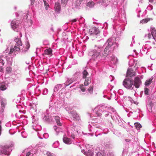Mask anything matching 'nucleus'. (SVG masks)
Returning a JSON list of instances; mask_svg holds the SVG:
<instances>
[{"label": "nucleus", "mask_w": 156, "mask_h": 156, "mask_svg": "<svg viewBox=\"0 0 156 156\" xmlns=\"http://www.w3.org/2000/svg\"><path fill=\"white\" fill-rule=\"evenodd\" d=\"M15 41L16 43V44L18 46H21L22 45L21 41L19 38H16L15 40Z\"/></svg>", "instance_id": "4468645a"}, {"label": "nucleus", "mask_w": 156, "mask_h": 156, "mask_svg": "<svg viewBox=\"0 0 156 156\" xmlns=\"http://www.w3.org/2000/svg\"><path fill=\"white\" fill-rule=\"evenodd\" d=\"M0 123H1V122L0 120Z\"/></svg>", "instance_id": "603ef678"}, {"label": "nucleus", "mask_w": 156, "mask_h": 156, "mask_svg": "<svg viewBox=\"0 0 156 156\" xmlns=\"http://www.w3.org/2000/svg\"><path fill=\"white\" fill-rule=\"evenodd\" d=\"M11 26L12 28L15 31H17V28H18L19 23L16 20H13L11 23Z\"/></svg>", "instance_id": "7ed1b4c3"}, {"label": "nucleus", "mask_w": 156, "mask_h": 156, "mask_svg": "<svg viewBox=\"0 0 156 156\" xmlns=\"http://www.w3.org/2000/svg\"><path fill=\"white\" fill-rule=\"evenodd\" d=\"M100 51H93L94 54L92 55L91 53H90V55H92L94 58H100Z\"/></svg>", "instance_id": "0eeeda50"}, {"label": "nucleus", "mask_w": 156, "mask_h": 156, "mask_svg": "<svg viewBox=\"0 0 156 156\" xmlns=\"http://www.w3.org/2000/svg\"><path fill=\"white\" fill-rule=\"evenodd\" d=\"M111 50V48L106 47L104 50V53L103 54V55L105 56H107L109 54L110 51Z\"/></svg>", "instance_id": "6e6552de"}, {"label": "nucleus", "mask_w": 156, "mask_h": 156, "mask_svg": "<svg viewBox=\"0 0 156 156\" xmlns=\"http://www.w3.org/2000/svg\"><path fill=\"white\" fill-rule=\"evenodd\" d=\"M141 83L140 78L138 77H136L134 79L133 85L136 88H138L140 87Z\"/></svg>", "instance_id": "f03ea898"}, {"label": "nucleus", "mask_w": 156, "mask_h": 156, "mask_svg": "<svg viewBox=\"0 0 156 156\" xmlns=\"http://www.w3.org/2000/svg\"><path fill=\"white\" fill-rule=\"evenodd\" d=\"M62 4L63 5H65L66 3L67 2L68 0H61Z\"/></svg>", "instance_id": "72a5a7b5"}, {"label": "nucleus", "mask_w": 156, "mask_h": 156, "mask_svg": "<svg viewBox=\"0 0 156 156\" xmlns=\"http://www.w3.org/2000/svg\"><path fill=\"white\" fill-rule=\"evenodd\" d=\"M73 82V80L72 79L68 80L66 82L64 83V84L66 86H68L70 84H71Z\"/></svg>", "instance_id": "4be33fe9"}, {"label": "nucleus", "mask_w": 156, "mask_h": 156, "mask_svg": "<svg viewBox=\"0 0 156 156\" xmlns=\"http://www.w3.org/2000/svg\"><path fill=\"white\" fill-rule=\"evenodd\" d=\"M47 156H53V154H51V152L49 151L47 152Z\"/></svg>", "instance_id": "c9c22d12"}, {"label": "nucleus", "mask_w": 156, "mask_h": 156, "mask_svg": "<svg viewBox=\"0 0 156 156\" xmlns=\"http://www.w3.org/2000/svg\"><path fill=\"white\" fill-rule=\"evenodd\" d=\"M3 70V68L2 66L0 67V72H2Z\"/></svg>", "instance_id": "79ce46f5"}, {"label": "nucleus", "mask_w": 156, "mask_h": 156, "mask_svg": "<svg viewBox=\"0 0 156 156\" xmlns=\"http://www.w3.org/2000/svg\"><path fill=\"white\" fill-rule=\"evenodd\" d=\"M134 125L137 129H140L141 127V125L139 123H135Z\"/></svg>", "instance_id": "393cba45"}, {"label": "nucleus", "mask_w": 156, "mask_h": 156, "mask_svg": "<svg viewBox=\"0 0 156 156\" xmlns=\"http://www.w3.org/2000/svg\"><path fill=\"white\" fill-rule=\"evenodd\" d=\"M14 51L13 48L11 49L9 54H12L13 53Z\"/></svg>", "instance_id": "e433bc0d"}, {"label": "nucleus", "mask_w": 156, "mask_h": 156, "mask_svg": "<svg viewBox=\"0 0 156 156\" xmlns=\"http://www.w3.org/2000/svg\"><path fill=\"white\" fill-rule=\"evenodd\" d=\"M152 18H147L146 19H144L141 21V23H146L148 22L151 20H152Z\"/></svg>", "instance_id": "a211bd4d"}, {"label": "nucleus", "mask_w": 156, "mask_h": 156, "mask_svg": "<svg viewBox=\"0 0 156 156\" xmlns=\"http://www.w3.org/2000/svg\"><path fill=\"white\" fill-rule=\"evenodd\" d=\"M89 32L90 34L97 35L100 33V31L98 28L94 27L90 29Z\"/></svg>", "instance_id": "20e7f679"}, {"label": "nucleus", "mask_w": 156, "mask_h": 156, "mask_svg": "<svg viewBox=\"0 0 156 156\" xmlns=\"http://www.w3.org/2000/svg\"><path fill=\"white\" fill-rule=\"evenodd\" d=\"M124 86L128 89H133L132 86L133 85V82L132 79H125L123 82Z\"/></svg>", "instance_id": "f257e3e1"}, {"label": "nucleus", "mask_w": 156, "mask_h": 156, "mask_svg": "<svg viewBox=\"0 0 156 156\" xmlns=\"http://www.w3.org/2000/svg\"><path fill=\"white\" fill-rule=\"evenodd\" d=\"M4 65L3 60L2 59L1 57H0V66H3Z\"/></svg>", "instance_id": "c756f323"}, {"label": "nucleus", "mask_w": 156, "mask_h": 156, "mask_svg": "<svg viewBox=\"0 0 156 156\" xmlns=\"http://www.w3.org/2000/svg\"><path fill=\"white\" fill-rule=\"evenodd\" d=\"M1 152L5 155H9V153L8 152L6 151L4 148L2 149L1 151Z\"/></svg>", "instance_id": "bb28decb"}, {"label": "nucleus", "mask_w": 156, "mask_h": 156, "mask_svg": "<svg viewBox=\"0 0 156 156\" xmlns=\"http://www.w3.org/2000/svg\"><path fill=\"white\" fill-rule=\"evenodd\" d=\"M19 46H15L14 47L13 49L15 52H16V51H20V48H19Z\"/></svg>", "instance_id": "c85d7f7f"}, {"label": "nucleus", "mask_w": 156, "mask_h": 156, "mask_svg": "<svg viewBox=\"0 0 156 156\" xmlns=\"http://www.w3.org/2000/svg\"><path fill=\"white\" fill-rule=\"evenodd\" d=\"M151 31L153 39L156 41V30L154 28H152Z\"/></svg>", "instance_id": "9d476101"}, {"label": "nucleus", "mask_w": 156, "mask_h": 156, "mask_svg": "<svg viewBox=\"0 0 156 156\" xmlns=\"http://www.w3.org/2000/svg\"><path fill=\"white\" fill-rule=\"evenodd\" d=\"M154 0H149V2L151 3H152Z\"/></svg>", "instance_id": "49530a36"}, {"label": "nucleus", "mask_w": 156, "mask_h": 156, "mask_svg": "<svg viewBox=\"0 0 156 156\" xmlns=\"http://www.w3.org/2000/svg\"><path fill=\"white\" fill-rule=\"evenodd\" d=\"M4 148L6 149H8L9 148V147L8 146H6L5 147H4Z\"/></svg>", "instance_id": "8fccbe9b"}, {"label": "nucleus", "mask_w": 156, "mask_h": 156, "mask_svg": "<svg viewBox=\"0 0 156 156\" xmlns=\"http://www.w3.org/2000/svg\"><path fill=\"white\" fill-rule=\"evenodd\" d=\"M30 47V44L29 43H27L26 44V48L27 49H28Z\"/></svg>", "instance_id": "ea45409f"}, {"label": "nucleus", "mask_w": 156, "mask_h": 156, "mask_svg": "<svg viewBox=\"0 0 156 156\" xmlns=\"http://www.w3.org/2000/svg\"><path fill=\"white\" fill-rule=\"evenodd\" d=\"M88 90L89 91V92L90 94H91L93 92V86H90L89 88L88 89Z\"/></svg>", "instance_id": "a878e982"}, {"label": "nucleus", "mask_w": 156, "mask_h": 156, "mask_svg": "<svg viewBox=\"0 0 156 156\" xmlns=\"http://www.w3.org/2000/svg\"><path fill=\"white\" fill-rule=\"evenodd\" d=\"M135 71L131 68H129L127 70L126 75L127 76L132 77L135 76Z\"/></svg>", "instance_id": "39448f33"}, {"label": "nucleus", "mask_w": 156, "mask_h": 156, "mask_svg": "<svg viewBox=\"0 0 156 156\" xmlns=\"http://www.w3.org/2000/svg\"><path fill=\"white\" fill-rule=\"evenodd\" d=\"M149 92V89L147 88H144V93L146 95H148Z\"/></svg>", "instance_id": "7c9ffc66"}, {"label": "nucleus", "mask_w": 156, "mask_h": 156, "mask_svg": "<svg viewBox=\"0 0 156 156\" xmlns=\"http://www.w3.org/2000/svg\"><path fill=\"white\" fill-rule=\"evenodd\" d=\"M43 1L44 2L45 6H46V7H47V6H48V3L45 0H43Z\"/></svg>", "instance_id": "4c0bfd02"}, {"label": "nucleus", "mask_w": 156, "mask_h": 156, "mask_svg": "<svg viewBox=\"0 0 156 156\" xmlns=\"http://www.w3.org/2000/svg\"><path fill=\"white\" fill-rule=\"evenodd\" d=\"M29 22L30 23L29 24V25H31L32 24V20H29Z\"/></svg>", "instance_id": "a19ab883"}, {"label": "nucleus", "mask_w": 156, "mask_h": 156, "mask_svg": "<svg viewBox=\"0 0 156 156\" xmlns=\"http://www.w3.org/2000/svg\"><path fill=\"white\" fill-rule=\"evenodd\" d=\"M60 5L59 3H55V10L57 12L60 11Z\"/></svg>", "instance_id": "aec40b11"}, {"label": "nucleus", "mask_w": 156, "mask_h": 156, "mask_svg": "<svg viewBox=\"0 0 156 156\" xmlns=\"http://www.w3.org/2000/svg\"><path fill=\"white\" fill-rule=\"evenodd\" d=\"M106 43H108L107 46L106 47L111 48V47L113 44V42L112 41V39L111 38H109L107 41Z\"/></svg>", "instance_id": "f8f14e48"}, {"label": "nucleus", "mask_w": 156, "mask_h": 156, "mask_svg": "<svg viewBox=\"0 0 156 156\" xmlns=\"http://www.w3.org/2000/svg\"><path fill=\"white\" fill-rule=\"evenodd\" d=\"M64 142L67 144H71V141L70 139L66 137H64L63 139Z\"/></svg>", "instance_id": "9b49d317"}, {"label": "nucleus", "mask_w": 156, "mask_h": 156, "mask_svg": "<svg viewBox=\"0 0 156 156\" xmlns=\"http://www.w3.org/2000/svg\"><path fill=\"white\" fill-rule=\"evenodd\" d=\"M91 82L90 79L89 77L87 78L85 80L84 84L85 86L88 85Z\"/></svg>", "instance_id": "f3484780"}, {"label": "nucleus", "mask_w": 156, "mask_h": 156, "mask_svg": "<svg viewBox=\"0 0 156 156\" xmlns=\"http://www.w3.org/2000/svg\"><path fill=\"white\" fill-rule=\"evenodd\" d=\"M7 88L6 87L5 85L3 84H1L0 85V89L2 90H6Z\"/></svg>", "instance_id": "b1692460"}, {"label": "nucleus", "mask_w": 156, "mask_h": 156, "mask_svg": "<svg viewBox=\"0 0 156 156\" xmlns=\"http://www.w3.org/2000/svg\"><path fill=\"white\" fill-rule=\"evenodd\" d=\"M31 154V153L30 152H28V153H27L26 156H29Z\"/></svg>", "instance_id": "37998d69"}, {"label": "nucleus", "mask_w": 156, "mask_h": 156, "mask_svg": "<svg viewBox=\"0 0 156 156\" xmlns=\"http://www.w3.org/2000/svg\"><path fill=\"white\" fill-rule=\"evenodd\" d=\"M103 155L101 152H99L97 154L96 156H103Z\"/></svg>", "instance_id": "f704fd0d"}, {"label": "nucleus", "mask_w": 156, "mask_h": 156, "mask_svg": "<svg viewBox=\"0 0 156 156\" xmlns=\"http://www.w3.org/2000/svg\"><path fill=\"white\" fill-rule=\"evenodd\" d=\"M55 119L57 125L59 126H61L62 124L59 121V117L58 116H56L55 117Z\"/></svg>", "instance_id": "dca6fc26"}, {"label": "nucleus", "mask_w": 156, "mask_h": 156, "mask_svg": "<svg viewBox=\"0 0 156 156\" xmlns=\"http://www.w3.org/2000/svg\"><path fill=\"white\" fill-rule=\"evenodd\" d=\"M71 112L72 117L75 120L77 121L80 120V118L77 113L74 111H72Z\"/></svg>", "instance_id": "423d86ee"}, {"label": "nucleus", "mask_w": 156, "mask_h": 156, "mask_svg": "<svg viewBox=\"0 0 156 156\" xmlns=\"http://www.w3.org/2000/svg\"><path fill=\"white\" fill-rule=\"evenodd\" d=\"M52 49L49 48L45 50L44 54L45 55H49V56H51L52 55Z\"/></svg>", "instance_id": "1a4fd4ad"}, {"label": "nucleus", "mask_w": 156, "mask_h": 156, "mask_svg": "<svg viewBox=\"0 0 156 156\" xmlns=\"http://www.w3.org/2000/svg\"><path fill=\"white\" fill-rule=\"evenodd\" d=\"M152 36L151 34L150 33H149L147 34V35H146L145 37L147 36L148 39H150L151 38Z\"/></svg>", "instance_id": "473e14b6"}, {"label": "nucleus", "mask_w": 156, "mask_h": 156, "mask_svg": "<svg viewBox=\"0 0 156 156\" xmlns=\"http://www.w3.org/2000/svg\"><path fill=\"white\" fill-rule=\"evenodd\" d=\"M92 50L93 51H100L101 50V47L95 45L92 47Z\"/></svg>", "instance_id": "ddd939ff"}, {"label": "nucleus", "mask_w": 156, "mask_h": 156, "mask_svg": "<svg viewBox=\"0 0 156 156\" xmlns=\"http://www.w3.org/2000/svg\"><path fill=\"white\" fill-rule=\"evenodd\" d=\"M31 1V4H32V3H34V0H30Z\"/></svg>", "instance_id": "de8ad7c7"}, {"label": "nucleus", "mask_w": 156, "mask_h": 156, "mask_svg": "<svg viewBox=\"0 0 156 156\" xmlns=\"http://www.w3.org/2000/svg\"><path fill=\"white\" fill-rule=\"evenodd\" d=\"M93 155V152L90 150H88V151L87 153V156H92Z\"/></svg>", "instance_id": "cd10ccee"}, {"label": "nucleus", "mask_w": 156, "mask_h": 156, "mask_svg": "<svg viewBox=\"0 0 156 156\" xmlns=\"http://www.w3.org/2000/svg\"><path fill=\"white\" fill-rule=\"evenodd\" d=\"M153 78H150L149 80H146L145 83V86H148L152 82Z\"/></svg>", "instance_id": "2eb2a0df"}, {"label": "nucleus", "mask_w": 156, "mask_h": 156, "mask_svg": "<svg viewBox=\"0 0 156 156\" xmlns=\"http://www.w3.org/2000/svg\"><path fill=\"white\" fill-rule=\"evenodd\" d=\"M6 71L8 72H10L12 71V69L10 67H7L6 68Z\"/></svg>", "instance_id": "2f4dec72"}, {"label": "nucleus", "mask_w": 156, "mask_h": 156, "mask_svg": "<svg viewBox=\"0 0 156 156\" xmlns=\"http://www.w3.org/2000/svg\"><path fill=\"white\" fill-rule=\"evenodd\" d=\"M76 19H75L73 20V22H76Z\"/></svg>", "instance_id": "09e8293b"}, {"label": "nucleus", "mask_w": 156, "mask_h": 156, "mask_svg": "<svg viewBox=\"0 0 156 156\" xmlns=\"http://www.w3.org/2000/svg\"><path fill=\"white\" fill-rule=\"evenodd\" d=\"M125 140L127 142H129L130 141V140L128 139H125Z\"/></svg>", "instance_id": "c03bdc74"}, {"label": "nucleus", "mask_w": 156, "mask_h": 156, "mask_svg": "<svg viewBox=\"0 0 156 156\" xmlns=\"http://www.w3.org/2000/svg\"><path fill=\"white\" fill-rule=\"evenodd\" d=\"M94 2L92 1H91L87 3V6H89L90 7H92L94 6Z\"/></svg>", "instance_id": "412c9836"}, {"label": "nucleus", "mask_w": 156, "mask_h": 156, "mask_svg": "<svg viewBox=\"0 0 156 156\" xmlns=\"http://www.w3.org/2000/svg\"><path fill=\"white\" fill-rule=\"evenodd\" d=\"M28 15L27 14L26 15V18H27V17H28Z\"/></svg>", "instance_id": "3c124183"}, {"label": "nucleus", "mask_w": 156, "mask_h": 156, "mask_svg": "<svg viewBox=\"0 0 156 156\" xmlns=\"http://www.w3.org/2000/svg\"><path fill=\"white\" fill-rule=\"evenodd\" d=\"M84 87L83 84H81L80 85V88L82 87Z\"/></svg>", "instance_id": "a18cd8bd"}, {"label": "nucleus", "mask_w": 156, "mask_h": 156, "mask_svg": "<svg viewBox=\"0 0 156 156\" xmlns=\"http://www.w3.org/2000/svg\"><path fill=\"white\" fill-rule=\"evenodd\" d=\"M83 78L84 79L86 78L87 76L88 75V73L86 70H84L83 72Z\"/></svg>", "instance_id": "5701e85b"}, {"label": "nucleus", "mask_w": 156, "mask_h": 156, "mask_svg": "<svg viewBox=\"0 0 156 156\" xmlns=\"http://www.w3.org/2000/svg\"><path fill=\"white\" fill-rule=\"evenodd\" d=\"M133 65L135 69H136L138 68V67L140 66L139 62L137 61H134L133 62Z\"/></svg>", "instance_id": "6ab92c4d"}, {"label": "nucleus", "mask_w": 156, "mask_h": 156, "mask_svg": "<svg viewBox=\"0 0 156 156\" xmlns=\"http://www.w3.org/2000/svg\"><path fill=\"white\" fill-rule=\"evenodd\" d=\"M80 89L83 92H84L85 90V88L84 87H82L80 88Z\"/></svg>", "instance_id": "58836bf2"}]
</instances>
